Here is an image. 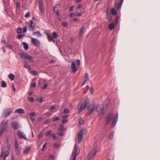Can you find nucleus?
Here are the masks:
<instances>
[{
	"instance_id": "obj_1",
	"label": "nucleus",
	"mask_w": 160,
	"mask_h": 160,
	"mask_svg": "<svg viewBox=\"0 0 160 160\" xmlns=\"http://www.w3.org/2000/svg\"><path fill=\"white\" fill-rule=\"evenodd\" d=\"M98 107V105L97 104H94L91 108L88 109V112L87 113V115H91L95 111L97 112V109Z\"/></svg>"
},
{
	"instance_id": "obj_2",
	"label": "nucleus",
	"mask_w": 160,
	"mask_h": 160,
	"mask_svg": "<svg viewBox=\"0 0 160 160\" xmlns=\"http://www.w3.org/2000/svg\"><path fill=\"white\" fill-rule=\"evenodd\" d=\"M87 104V101H84L82 103L79 104L78 107V112L80 113L85 109Z\"/></svg>"
},
{
	"instance_id": "obj_3",
	"label": "nucleus",
	"mask_w": 160,
	"mask_h": 160,
	"mask_svg": "<svg viewBox=\"0 0 160 160\" xmlns=\"http://www.w3.org/2000/svg\"><path fill=\"white\" fill-rule=\"evenodd\" d=\"M20 55L21 58L22 59H27L31 62L33 61L32 57L26 53H22L20 54Z\"/></svg>"
},
{
	"instance_id": "obj_4",
	"label": "nucleus",
	"mask_w": 160,
	"mask_h": 160,
	"mask_svg": "<svg viewBox=\"0 0 160 160\" xmlns=\"http://www.w3.org/2000/svg\"><path fill=\"white\" fill-rule=\"evenodd\" d=\"M78 149L77 145L76 144H75L72 152V156L71 158V159H72V160H76L77 156L78 154V153L77 152Z\"/></svg>"
},
{
	"instance_id": "obj_5",
	"label": "nucleus",
	"mask_w": 160,
	"mask_h": 160,
	"mask_svg": "<svg viewBox=\"0 0 160 160\" xmlns=\"http://www.w3.org/2000/svg\"><path fill=\"white\" fill-rule=\"evenodd\" d=\"M113 114L112 113H109L108 115L106 117L105 120V126L107 127L109 124L112 119Z\"/></svg>"
},
{
	"instance_id": "obj_6",
	"label": "nucleus",
	"mask_w": 160,
	"mask_h": 160,
	"mask_svg": "<svg viewBox=\"0 0 160 160\" xmlns=\"http://www.w3.org/2000/svg\"><path fill=\"white\" fill-rule=\"evenodd\" d=\"M5 149L4 148H3L2 149V152L0 155V158H2L3 156V160H6V158L7 157L9 154V152L7 151L5 152Z\"/></svg>"
},
{
	"instance_id": "obj_7",
	"label": "nucleus",
	"mask_w": 160,
	"mask_h": 160,
	"mask_svg": "<svg viewBox=\"0 0 160 160\" xmlns=\"http://www.w3.org/2000/svg\"><path fill=\"white\" fill-rule=\"evenodd\" d=\"M12 110L10 108H7L4 110L3 111V115L5 117H7L12 112Z\"/></svg>"
},
{
	"instance_id": "obj_8",
	"label": "nucleus",
	"mask_w": 160,
	"mask_h": 160,
	"mask_svg": "<svg viewBox=\"0 0 160 160\" xmlns=\"http://www.w3.org/2000/svg\"><path fill=\"white\" fill-rule=\"evenodd\" d=\"M17 135L20 139H23L25 140H27V138L25 134L21 131H18L17 132Z\"/></svg>"
},
{
	"instance_id": "obj_9",
	"label": "nucleus",
	"mask_w": 160,
	"mask_h": 160,
	"mask_svg": "<svg viewBox=\"0 0 160 160\" xmlns=\"http://www.w3.org/2000/svg\"><path fill=\"white\" fill-rule=\"evenodd\" d=\"M31 42L34 45L36 46H39L40 43L39 40L32 38H31Z\"/></svg>"
},
{
	"instance_id": "obj_10",
	"label": "nucleus",
	"mask_w": 160,
	"mask_h": 160,
	"mask_svg": "<svg viewBox=\"0 0 160 160\" xmlns=\"http://www.w3.org/2000/svg\"><path fill=\"white\" fill-rule=\"evenodd\" d=\"M71 64V68L72 69V72L73 73L76 72L78 70V69L76 66V63L74 61H72Z\"/></svg>"
},
{
	"instance_id": "obj_11",
	"label": "nucleus",
	"mask_w": 160,
	"mask_h": 160,
	"mask_svg": "<svg viewBox=\"0 0 160 160\" xmlns=\"http://www.w3.org/2000/svg\"><path fill=\"white\" fill-rule=\"evenodd\" d=\"M96 149H94L92 150L89 154V158L90 159L93 158L96 154Z\"/></svg>"
},
{
	"instance_id": "obj_12",
	"label": "nucleus",
	"mask_w": 160,
	"mask_h": 160,
	"mask_svg": "<svg viewBox=\"0 0 160 160\" xmlns=\"http://www.w3.org/2000/svg\"><path fill=\"white\" fill-rule=\"evenodd\" d=\"M83 131L82 130H81L80 132L78 137V142L80 143L82 141L83 135Z\"/></svg>"
},
{
	"instance_id": "obj_13",
	"label": "nucleus",
	"mask_w": 160,
	"mask_h": 160,
	"mask_svg": "<svg viewBox=\"0 0 160 160\" xmlns=\"http://www.w3.org/2000/svg\"><path fill=\"white\" fill-rule=\"evenodd\" d=\"M39 10L41 13L43 12V5L42 0H40L39 3Z\"/></svg>"
},
{
	"instance_id": "obj_14",
	"label": "nucleus",
	"mask_w": 160,
	"mask_h": 160,
	"mask_svg": "<svg viewBox=\"0 0 160 160\" xmlns=\"http://www.w3.org/2000/svg\"><path fill=\"white\" fill-rule=\"evenodd\" d=\"M109 102L108 100H106L104 102L103 104V107L102 109L101 110L100 112V113L99 114V115H100L101 114H103V110L105 108H106L107 107L108 103Z\"/></svg>"
},
{
	"instance_id": "obj_15",
	"label": "nucleus",
	"mask_w": 160,
	"mask_h": 160,
	"mask_svg": "<svg viewBox=\"0 0 160 160\" xmlns=\"http://www.w3.org/2000/svg\"><path fill=\"white\" fill-rule=\"evenodd\" d=\"M118 120V113H117L116 116L114 118L111 122V124L112 127H114Z\"/></svg>"
},
{
	"instance_id": "obj_16",
	"label": "nucleus",
	"mask_w": 160,
	"mask_h": 160,
	"mask_svg": "<svg viewBox=\"0 0 160 160\" xmlns=\"http://www.w3.org/2000/svg\"><path fill=\"white\" fill-rule=\"evenodd\" d=\"M12 127L15 130H17L19 128V125L18 122L17 121H15L12 123Z\"/></svg>"
},
{
	"instance_id": "obj_17",
	"label": "nucleus",
	"mask_w": 160,
	"mask_h": 160,
	"mask_svg": "<svg viewBox=\"0 0 160 160\" xmlns=\"http://www.w3.org/2000/svg\"><path fill=\"white\" fill-rule=\"evenodd\" d=\"M45 34L47 37V38L50 42L52 41L54 43L55 42V40L53 39V38L52 36H51L49 33L46 32L45 33Z\"/></svg>"
},
{
	"instance_id": "obj_18",
	"label": "nucleus",
	"mask_w": 160,
	"mask_h": 160,
	"mask_svg": "<svg viewBox=\"0 0 160 160\" xmlns=\"http://www.w3.org/2000/svg\"><path fill=\"white\" fill-rule=\"evenodd\" d=\"M85 28V26L83 25L82 27L80 29L79 34L80 37H81L83 34Z\"/></svg>"
},
{
	"instance_id": "obj_19",
	"label": "nucleus",
	"mask_w": 160,
	"mask_h": 160,
	"mask_svg": "<svg viewBox=\"0 0 160 160\" xmlns=\"http://www.w3.org/2000/svg\"><path fill=\"white\" fill-rule=\"evenodd\" d=\"M24 111L23 109L22 108L18 109L16 110L15 112V113H18L19 114H22L24 113Z\"/></svg>"
},
{
	"instance_id": "obj_20",
	"label": "nucleus",
	"mask_w": 160,
	"mask_h": 160,
	"mask_svg": "<svg viewBox=\"0 0 160 160\" xmlns=\"http://www.w3.org/2000/svg\"><path fill=\"white\" fill-rule=\"evenodd\" d=\"M8 120H3L1 123V127H7L8 125Z\"/></svg>"
},
{
	"instance_id": "obj_21",
	"label": "nucleus",
	"mask_w": 160,
	"mask_h": 160,
	"mask_svg": "<svg viewBox=\"0 0 160 160\" xmlns=\"http://www.w3.org/2000/svg\"><path fill=\"white\" fill-rule=\"evenodd\" d=\"M23 45V48L26 50H27L28 49L29 46L28 43L26 42H22Z\"/></svg>"
},
{
	"instance_id": "obj_22",
	"label": "nucleus",
	"mask_w": 160,
	"mask_h": 160,
	"mask_svg": "<svg viewBox=\"0 0 160 160\" xmlns=\"http://www.w3.org/2000/svg\"><path fill=\"white\" fill-rule=\"evenodd\" d=\"M30 147H28L25 148V150L23 152V153L24 154H27L31 150Z\"/></svg>"
},
{
	"instance_id": "obj_23",
	"label": "nucleus",
	"mask_w": 160,
	"mask_h": 160,
	"mask_svg": "<svg viewBox=\"0 0 160 160\" xmlns=\"http://www.w3.org/2000/svg\"><path fill=\"white\" fill-rule=\"evenodd\" d=\"M8 78L11 81H13L15 78V76L12 73H10L8 75Z\"/></svg>"
},
{
	"instance_id": "obj_24",
	"label": "nucleus",
	"mask_w": 160,
	"mask_h": 160,
	"mask_svg": "<svg viewBox=\"0 0 160 160\" xmlns=\"http://www.w3.org/2000/svg\"><path fill=\"white\" fill-rule=\"evenodd\" d=\"M109 29L110 30H112L115 27L114 24L113 23H110L108 25Z\"/></svg>"
},
{
	"instance_id": "obj_25",
	"label": "nucleus",
	"mask_w": 160,
	"mask_h": 160,
	"mask_svg": "<svg viewBox=\"0 0 160 160\" xmlns=\"http://www.w3.org/2000/svg\"><path fill=\"white\" fill-rule=\"evenodd\" d=\"M23 62L24 63V67L30 69V66L28 64V63L26 62V61H24Z\"/></svg>"
},
{
	"instance_id": "obj_26",
	"label": "nucleus",
	"mask_w": 160,
	"mask_h": 160,
	"mask_svg": "<svg viewBox=\"0 0 160 160\" xmlns=\"http://www.w3.org/2000/svg\"><path fill=\"white\" fill-rule=\"evenodd\" d=\"M66 129L62 125H60V127L59 128V130L60 131H64Z\"/></svg>"
},
{
	"instance_id": "obj_27",
	"label": "nucleus",
	"mask_w": 160,
	"mask_h": 160,
	"mask_svg": "<svg viewBox=\"0 0 160 160\" xmlns=\"http://www.w3.org/2000/svg\"><path fill=\"white\" fill-rule=\"evenodd\" d=\"M111 13L112 15H116L117 13V12L116 10L114 8H112L111 9Z\"/></svg>"
},
{
	"instance_id": "obj_28",
	"label": "nucleus",
	"mask_w": 160,
	"mask_h": 160,
	"mask_svg": "<svg viewBox=\"0 0 160 160\" xmlns=\"http://www.w3.org/2000/svg\"><path fill=\"white\" fill-rule=\"evenodd\" d=\"M52 36V37L53 38L57 39L58 38V35L57 33L55 32H53Z\"/></svg>"
},
{
	"instance_id": "obj_29",
	"label": "nucleus",
	"mask_w": 160,
	"mask_h": 160,
	"mask_svg": "<svg viewBox=\"0 0 160 160\" xmlns=\"http://www.w3.org/2000/svg\"><path fill=\"white\" fill-rule=\"evenodd\" d=\"M54 148H59L60 146L61 145L58 143H55L53 144Z\"/></svg>"
},
{
	"instance_id": "obj_30",
	"label": "nucleus",
	"mask_w": 160,
	"mask_h": 160,
	"mask_svg": "<svg viewBox=\"0 0 160 160\" xmlns=\"http://www.w3.org/2000/svg\"><path fill=\"white\" fill-rule=\"evenodd\" d=\"M33 34L35 36H37L38 37H41L42 35L39 32H35L33 33Z\"/></svg>"
},
{
	"instance_id": "obj_31",
	"label": "nucleus",
	"mask_w": 160,
	"mask_h": 160,
	"mask_svg": "<svg viewBox=\"0 0 160 160\" xmlns=\"http://www.w3.org/2000/svg\"><path fill=\"white\" fill-rule=\"evenodd\" d=\"M1 86L2 88H5L7 86V84L6 82L4 81L2 82Z\"/></svg>"
},
{
	"instance_id": "obj_32",
	"label": "nucleus",
	"mask_w": 160,
	"mask_h": 160,
	"mask_svg": "<svg viewBox=\"0 0 160 160\" xmlns=\"http://www.w3.org/2000/svg\"><path fill=\"white\" fill-rule=\"evenodd\" d=\"M69 112V110L68 108L65 109L62 112L63 113H64V114L68 113Z\"/></svg>"
},
{
	"instance_id": "obj_33",
	"label": "nucleus",
	"mask_w": 160,
	"mask_h": 160,
	"mask_svg": "<svg viewBox=\"0 0 160 160\" xmlns=\"http://www.w3.org/2000/svg\"><path fill=\"white\" fill-rule=\"evenodd\" d=\"M7 127H1L0 129L2 130L3 132L6 131L7 129Z\"/></svg>"
},
{
	"instance_id": "obj_34",
	"label": "nucleus",
	"mask_w": 160,
	"mask_h": 160,
	"mask_svg": "<svg viewBox=\"0 0 160 160\" xmlns=\"http://www.w3.org/2000/svg\"><path fill=\"white\" fill-rule=\"evenodd\" d=\"M29 29H28L29 31L31 30H33L35 29V28L34 26L32 25V24H30L29 25Z\"/></svg>"
},
{
	"instance_id": "obj_35",
	"label": "nucleus",
	"mask_w": 160,
	"mask_h": 160,
	"mask_svg": "<svg viewBox=\"0 0 160 160\" xmlns=\"http://www.w3.org/2000/svg\"><path fill=\"white\" fill-rule=\"evenodd\" d=\"M85 80L87 81H88L89 80L88 74L87 73H86L85 74Z\"/></svg>"
},
{
	"instance_id": "obj_36",
	"label": "nucleus",
	"mask_w": 160,
	"mask_h": 160,
	"mask_svg": "<svg viewBox=\"0 0 160 160\" xmlns=\"http://www.w3.org/2000/svg\"><path fill=\"white\" fill-rule=\"evenodd\" d=\"M114 132V131L112 132H111V134L110 135L109 138V140L111 139L113 137V134Z\"/></svg>"
},
{
	"instance_id": "obj_37",
	"label": "nucleus",
	"mask_w": 160,
	"mask_h": 160,
	"mask_svg": "<svg viewBox=\"0 0 160 160\" xmlns=\"http://www.w3.org/2000/svg\"><path fill=\"white\" fill-rule=\"evenodd\" d=\"M56 107V105H53L49 109L50 110H54Z\"/></svg>"
},
{
	"instance_id": "obj_38",
	"label": "nucleus",
	"mask_w": 160,
	"mask_h": 160,
	"mask_svg": "<svg viewBox=\"0 0 160 160\" xmlns=\"http://www.w3.org/2000/svg\"><path fill=\"white\" fill-rule=\"evenodd\" d=\"M22 29L21 28H19L17 29V32L18 33L20 34L22 32Z\"/></svg>"
},
{
	"instance_id": "obj_39",
	"label": "nucleus",
	"mask_w": 160,
	"mask_h": 160,
	"mask_svg": "<svg viewBox=\"0 0 160 160\" xmlns=\"http://www.w3.org/2000/svg\"><path fill=\"white\" fill-rule=\"evenodd\" d=\"M51 136L53 137V139L54 140H56V139H58V138L56 137L55 134H53L51 135Z\"/></svg>"
},
{
	"instance_id": "obj_40",
	"label": "nucleus",
	"mask_w": 160,
	"mask_h": 160,
	"mask_svg": "<svg viewBox=\"0 0 160 160\" xmlns=\"http://www.w3.org/2000/svg\"><path fill=\"white\" fill-rule=\"evenodd\" d=\"M68 122V119H64L62 120V122L63 124H65Z\"/></svg>"
},
{
	"instance_id": "obj_41",
	"label": "nucleus",
	"mask_w": 160,
	"mask_h": 160,
	"mask_svg": "<svg viewBox=\"0 0 160 160\" xmlns=\"http://www.w3.org/2000/svg\"><path fill=\"white\" fill-rule=\"evenodd\" d=\"M62 25L65 27H67L68 25V23L66 22H63L62 23Z\"/></svg>"
},
{
	"instance_id": "obj_42",
	"label": "nucleus",
	"mask_w": 160,
	"mask_h": 160,
	"mask_svg": "<svg viewBox=\"0 0 160 160\" xmlns=\"http://www.w3.org/2000/svg\"><path fill=\"white\" fill-rule=\"evenodd\" d=\"M122 5V2H121V3H120L118 4V7L117 8V9H118V10L120 9L121 8Z\"/></svg>"
},
{
	"instance_id": "obj_43",
	"label": "nucleus",
	"mask_w": 160,
	"mask_h": 160,
	"mask_svg": "<svg viewBox=\"0 0 160 160\" xmlns=\"http://www.w3.org/2000/svg\"><path fill=\"white\" fill-rule=\"evenodd\" d=\"M52 133V131H50L48 132H46L45 133L46 136H48L51 134Z\"/></svg>"
},
{
	"instance_id": "obj_44",
	"label": "nucleus",
	"mask_w": 160,
	"mask_h": 160,
	"mask_svg": "<svg viewBox=\"0 0 160 160\" xmlns=\"http://www.w3.org/2000/svg\"><path fill=\"white\" fill-rule=\"evenodd\" d=\"M76 63L77 64V67H79L80 65V61L79 59H78L76 60Z\"/></svg>"
},
{
	"instance_id": "obj_45",
	"label": "nucleus",
	"mask_w": 160,
	"mask_h": 160,
	"mask_svg": "<svg viewBox=\"0 0 160 160\" xmlns=\"http://www.w3.org/2000/svg\"><path fill=\"white\" fill-rule=\"evenodd\" d=\"M48 86V84L47 83L45 84L42 87H41V88L43 89H45Z\"/></svg>"
},
{
	"instance_id": "obj_46",
	"label": "nucleus",
	"mask_w": 160,
	"mask_h": 160,
	"mask_svg": "<svg viewBox=\"0 0 160 160\" xmlns=\"http://www.w3.org/2000/svg\"><path fill=\"white\" fill-rule=\"evenodd\" d=\"M59 119L60 118L59 117H57L55 118H53V121H55L59 120Z\"/></svg>"
},
{
	"instance_id": "obj_47",
	"label": "nucleus",
	"mask_w": 160,
	"mask_h": 160,
	"mask_svg": "<svg viewBox=\"0 0 160 160\" xmlns=\"http://www.w3.org/2000/svg\"><path fill=\"white\" fill-rule=\"evenodd\" d=\"M47 144V143L45 142L43 145L42 148L41 149L42 151H43L44 150V148L46 147Z\"/></svg>"
},
{
	"instance_id": "obj_48",
	"label": "nucleus",
	"mask_w": 160,
	"mask_h": 160,
	"mask_svg": "<svg viewBox=\"0 0 160 160\" xmlns=\"http://www.w3.org/2000/svg\"><path fill=\"white\" fill-rule=\"evenodd\" d=\"M29 115L31 116L32 117V116H35L37 115V114L35 112H32L29 114Z\"/></svg>"
},
{
	"instance_id": "obj_49",
	"label": "nucleus",
	"mask_w": 160,
	"mask_h": 160,
	"mask_svg": "<svg viewBox=\"0 0 160 160\" xmlns=\"http://www.w3.org/2000/svg\"><path fill=\"white\" fill-rule=\"evenodd\" d=\"M24 36V35H22V34H20V35H18L17 36V37H18V38L19 39H21L22 37H23V36Z\"/></svg>"
},
{
	"instance_id": "obj_50",
	"label": "nucleus",
	"mask_w": 160,
	"mask_h": 160,
	"mask_svg": "<svg viewBox=\"0 0 160 160\" xmlns=\"http://www.w3.org/2000/svg\"><path fill=\"white\" fill-rule=\"evenodd\" d=\"M50 119H47V120H46L44 121V123L45 124H46L48 123H50Z\"/></svg>"
},
{
	"instance_id": "obj_51",
	"label": "nucleus",
	"mask_w": 160,
	"mask_h": 160,
	"mask_svg": "<svg viewBox=\"0 0 160 160\" xmlns=\"http://www.w3.org/2000/svg\"><path fill=\"white\" fill-rule=\"evenodd\" d=\"M79 123L80 125H82L83 123V121L82 118H80L79 120Z\"/></svg>"
},
{
	"instance_id": "obj_52",
	"label": "nucleus",
	"mask_w": 160,
	"mask_h": 160,
	"mask_svg": "<svg viewBox=\"0 0 160 160\" xmlns=\"http://www.w3.org/2000/svg\"><path fill=\"white\" fill-rule=\"evenodd\" d=\"M30 13L29 12H28L25 15V17H28L30 15Z\"/></svg>"
},
{
	"instance_id": "obj_53",
	"label": "nucleus",
	"mask_w": 160,
	"mask_h": 160,
	"mask_svg": "<svg viewBox=\"0 0 160 160\" xmlns=\"http://www.w3.org/2000/svg\"><path fill=\"white\" fill-rule=\"evenodd\" d=\"M27 28L26 27H24L23 30V33H25L27 32Z\"/></svg>"
},
{
	"instance_id": "obj_54",
	"label": "nucleus",
	"mask_w": 160,
	"mask_h": 160,
	"mask_svg": "<svg viewBox=\"0 0 160 160\" xmlns=\"http://www.w3.org/2000/svg\"><path fill=\"white\" fill-rule=\"evenodd\" d=\"M7 47H8L9 48H10V49H12L13 48V46L11 45L10 44H8L7 45Z\"/></svg>"
},
{
	"instance_id": "obj_55",
	"label": "nucleus",
	"mask_w": 160,
	"mask_h": 160,
	"mask_svg": "<svg viewBox=\"0 0 160 160\" xmlns=\"http://www.w3.org/2000/svg\"><path fill=\"white\" fill-rule=\"evenodd\" d=\"M107 18L109 20H111V18L110 15L107 14Z\"/></svg>"
},
{
	"instance_id": "obj_56",
	"label": "nucleus",
	"mask_w": 160,
	"mask_h": 160,
	"mask_svg": "<svg viewBox=\"0 0 160 160\" xmlns=\"http://www.w3.org/2000/svg\"><path fill=\"white\" fill-rule=\"evenodd\" d=\"M29 100L31 102H33L34 101V98L33 97H30L29 98Z\"/></svg>"
},
{
	"instance_id": "obj_57",
	"label": "nucleus",
	"mask_w": 160,
	"mask_h": 160,
	"mask_svg": "<svg viewBox=\"0 0 160 160\" xmlns=\"http://www.w3.org/2000/svg\"><path fill=\"white\" fill-rule=\"evenodd\" d=\"M43 134L42 132H41L38 136V138H40L42 137L43 136Z\"/></svg>"
},
{
	"instance_id": "obj_58",
	"label": "nucleus",
	"mask_w": 160,
	"mask_h": 160,
	"mask_svg": "<svg viewBox=\"0 0 160 160\" xmlns=\"http://www.w3.org/2000/svg\"><path fill=\"white\" fill-rule=\"evenodd\" d=\"M33 74L34 75H37L38 74V72L36 71H32Z\"/></svg>"
},
{
	"instance_id": "obj_59",
	"label": "nucleus",
	"mask_w": 160,
	"mask_h": 160,
	"mask_svg": "<svg viewBox=\"0 0 160 160\" xmlns=\"http://www.w3.org/2000/svg\"><path fill=\"white\" fill-rule=\"evenodd\" d=\"M20 3L18 2H17V3H16V7L17 8H19L20 7Z\"/></svg>"
},
{
	"instance_id": "obj_60",
	"label": "nucleus",
	"mask_w": 160,
	"mask_h": 160,
	"mask_svg": "<svg viewBox=\"0 0 160 160\" xmlns=\"http://www.w3.org/2000/svg\"><path fill=\"white\" fill-rule=\"evenodd\" d=\"M69 115H63L62 116V118H68V117Z\"/></svg>"
},
{
	"instance_id": "obj_61",
	"label": "nucleus",
	"mask_w": 160,
	"mask_h": 160,
	"mask_svg": "<svg viewBox=\"0 0 160 160\" xmlns=\"http://www.w3.org/2000/svg\"><path fill=\"white\" fill-rule=\"evenodd\" d=\"M58 135L60 136H62L63 135V132H60L58 133Z\"/></svg>"
},
{
	"instance_id": "obj_62",
	"label": "nucleus",
	"mask_w": 160,
	"mask_h": 160,
	"mask_svg": "<svg viewBox=\"0 0 160 160\" xmlns=\"http://www.w3.org/2000/svg\"><path fill=\"white\" fill-rule=\"evenodd\" d=\"M61 3H60L58 4L56 6V7L57 8H59L61 7Z\"/></svg>"
},
{
	"instance_id": "obj_63",
	"label": "nucleus",
	"mask_w": 160,
	"mask_h": 160,
	"mask_svg": "<svg viewBox=\"0 0 160 160\" xmlns=\"http://www.w3.org/2000/svg\"><path fill=\"white\" fill-rule=\"evenodd\" d=\"M3 132H4L0 129V137L2 135Z\"/></svg>"
},
{
	"instance_id": "obj_64",
	"label": "nucleus",
	"mask_w": 160,
	"mask_h": 160,
	"mask_svg": "<svg viewBox=\"0 0 160 160\" xmlns=\"http://www.w3.org/2000/svg\"><path fill=\"white\" fill-rule=\"evenodd\" d=\"M82 7V4H79L77 7L78 9H79L80 8H81Z\"/></svg>"
}]
</instances>
